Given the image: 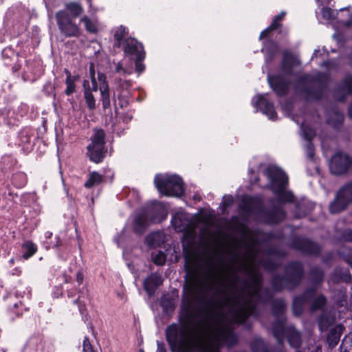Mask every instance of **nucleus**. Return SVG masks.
<instances>
[{"label":"nucleus","mask_w":352,"mask_h":352,"mask_svg":"<svg viewBox=\"0 0 352 352\" xmlns=\"http://www.w3.org/2000/svg\"><path fill=\"white\" fill-rule=\"evenodd\" d=\"M285 14L286 13L285 12H281L278 15L276 16L274 18L272 24L265 30L261 32L259 38H264L265 37L267 36V34H270L272 31L278 29L280 26L279 21L283 19Z\"/></svg>","instance_id":"nucleus-35"},{"label":"nucleus","mask_w":352,"mask_h":352,"mask_svg":"<svg viewBox=\"0 0 352 352\" xmlns=\"http://www.w3.org/2000/svg\"><path fill=\"white\" fill-rule=\"evenodd\" d=\"M115 70L116 73L122 74L123 75H130L132 74V70L124 68L120 62L117 63Z\"/></svg>","instance_id":"nucleus-60"},{"label":"nucleus","mask_w":352,"mask_h":352,"mask_svg":"<svg viewBox=\"0 0 352 352\" xmlns=\"http://www.w3.org/2000/svg\"><path fill=\"white\" fill-rule=\"evenodd\" d=\"M269 256H276L279 258H283L286 256V253L283 250H279L275 248H271L267 251Z\"/></svg>","instance_id":"nucleus-58"},{"label":"nucleus","mask_w":352,"mask_h":352,"mask_svg":"<svg viewBox=\"0 0 352 352\" xmlns=\"http://www.w3.org/2000/svg\"><path fill=\"white\" fill-rule=\"evenodd\" d=\"M255 297L264 302H267L272 300L274 295L268 288H264L263 289H261L259 295L255 296Z\"/></svg>","instance_id":"nucleus-53"},{"label":"nucleus","mask_w":352,"mask_h":352,"mask_svg":"<svg viewBox=\"0 0 352 352\" xmlns=\"http://www.w3.org/2000/svg\"><path fill=\"white\" fill-rule=\"evenodd\" d=\"M329 82V76L326 73L318 72L316 75L306 74L297 78L294 87L307 101H315L323 97Z\"/></svg>","instance_id":"nucleus-4"},{"label":"nucleus","mask_w":352,"mask_h":352,"mask_svg":"<svg viewBox=\"0 0 352 352\" xmlns=\"http://www.w3.org/2000/svg\"><path fill=\"white\" fill-rule=\"evenodd\" d=\"M340 11L343 12H345L347 14L348 19H340L339 22L345 27H349L352 24V12H350L348 8H340Z\"/></svg>","instance_id":"nucleus-56"},{"label":"nucleus","mask_w":352,"mask_h":352,"mask_svg":"<svg viewBox=\"0 0 352 352\" xmlns=\"http://www.w3.org/2000/svg\"><path fill=\"white\" fill-rule=\"evenodd\" d=\"M324 272L320 267H314L310 270L309 278L314 285L320 284L324 279Z\"/></svg>","instance_id":"nucleus-43"},{"label":"nucleus","mask_w":352,"mask_h":352,"mask_svg":"<svg viewBox=\"0 0 352 352\" xmlns=\"http://www.w3.org/2000/svg\"><path fill=\"white\" fill-rule=\"evenodd\" d=\"M127 36L128 32L124 27L121 25L116 29L114 33L115 46L120 47L122 45H124L126 43L125 41L129 38Z\"/></svg>","instance_id":"nucleus-36"},{"label":"nucleus","mask_w":352,"mask_h":352,"mask_svg":"<svg viewBox=\"0 0 352 352\" xmlns=\"http://www.w3.org/2000/svg\"><path fill=\"white\" fill-rule=\"evenodd\" d=\"M352 166V157L344 152L335 153L329 163L330 171L336 175L346 173Z\"/></svg>","instance_id":"nucleus-12"},{"label":"nucleus","mask_w":352,"mask_h":352,"mask_svg":"<svg viewBox=\"0 0 352 352\" xmlns=\"http://www.w3.org/2000/svg\"><path fill=\"white\" fill-rule=\"evenodd\" d=\"M239 281V276L237 274V271L235 270L233 272V279L230 284V287L232 290L236 291L237 288V283Z\"/></svg>","instance_id":"nucleus-63"},{"label":"nucleus","mask_w":352,"mask_h":352,"mask_svg":"<svg viewBox=\"0 0 352 352\" xmlns=\"http://www.w3.org/2000/svg\"><path fill=\"white\" fill-rule=\"evenodd\" d=\"M239 210L243 215L247 217L254 215L256 221L267 225L278 224L286 217L283 207L275 205L266 207L258 197L243 196Z\"/></svg>","instance_id":"nucleus-3"},{"label":"nucleus","mask_w":352,"mask_h":352,"mask_svg":"<svg viewBox=\"0 0 352 352\" xmlns=\"http://www.w3.org/2000/svg\"><path fill=\"white\" fill-rule=\"evenodd\" d=\"M327 299L322 294L315 296L314 300L310 304L309 311L311 313H314L317 311H322L327 309Z\"/></svg>","instance_id":"nucleus-34"},{"label":"nucleus","mask_w":352,"mask_h":352,"mask_svg":"<svg viewBox=\"0 0 352 352\" xmlns=\"http://www.w3.org/2000/svg\"><path fill=\"white\" fill-rule=\"evenodd\" d=\"M344 276H347L348 278L351 279V276L349 274L348 272L342 273L340 269L336 268L330 276L329 283H338L344 278Z\"/></svg>","instance_id":"nucleus-47"},{"label":"nucleus","mask_w":352,"mask_h":352,"mask_svg":"<svg viewBox=\"0 0 352 352\" xmlns=\"http://www.w3.org/2000/svg\"><path fill=\"white\" fill-rule=\"evenodd\" d=\"M267 94H261L254 97L252 100V104L256 108V111H260L266 115L271 120H276L277 113L274 109L272 102L268 101L266 98Z\"/></svg>","instance_id":"nucleus-18"},{"label":"nucleus","mask_w":352,"mask_h":352,"mask_svg":"<svg viewBox=\"0 0 352 352\" xmlns=\"http://www.w3.org/2000/svg\"><path fill=\"white\" fill-rule=\"evenodd\" d=\"M105 132L101 129H94L90 144L87 146V155L94 163H100L105 158L108 150L105 145Z\"/></svg>","instance_id":"nucleus-9"},{"label":"nucleus","mask_w":352,"mask_h":352,"mask_svg":"<svg viewBox=\"0 0 352 352\" xmlns=\"http://www.w3.org/2000/svg\"><path fill=\"white\" fill-rule=\"evenodd\" d=\"M145 240L149 247H157L162 242V234L160 232H153L148 234Z\"/></svg>","instance_id":"nucleus-45"},{"label":"nucleus","mask_w":352,"mask_h":352,"mask_svg":"<svg viewBox=\"0 0 352 352\" xmlns=\"http://www.w3.org/2000/svg\"><path fill=\"white\" fill-rule=\"evenodd\" d=\"M335 316L329 309L321 311L318 317V324L320 331H326L334 322Z\"/></svg>","instance_id":"nucleus-26"},{"label":"nucleus","mask_w":352,"mask_h":352,"mask_svg":"<svg viewBox=\"0 0 352 352\" xmlns=\"http://www.w3.org/2000/svg\"><path fill=\"white\" fill-rule=\"evenodd\" d=\"M268 179L267 187L276 196L280 203H294L296 197L293 192L287 190L289 179L287 174L275 166H268L263 171Z\"/></svg>","instance_id":"nucleus-6"},{"label":"nucleus","mask_w":352,"mask_h":352,"mask_svg":"<svg viewBox=\"0 0 352 352\" xmlns=\"http://www.w3.org/2000/svg\"><path fill=\"white\" fill-rule=\"evenodd\" d=\"M149 210L141 209L133 215L131 228L134 233L138 235L142 234L148 224Z\"/></svg>","instance_id":"nucleus-21"},{"label":"nucleus","mask_w":352,"mask_h":352,"mask_svg":"<svg viewBox=\"0 0 352 352\" xmlns=\"http://www.w3.org/2000/svg\"><path fill=\"white\" fill-rule=\"evenodd\" d=\"M87 107L90 111H94L96 107V100L92 92L83 93Z\"/></svg>","instance_id":"nucleus-50"},{"label":"nucleus","mask_w":352,"mask_h":352,"mask_svg":"<svg viewBox=\"0 0 352 352\" xmlns=\"http://www.w3.org/2000/svg\"><path fill=\"white\" fill-rule=\"evenodd\" d=\"M316 294V288L312 287L307 288L302 294L296 296L294 298L292 302L294 315L296 316H300L303 311L304 304L308 302L311 303Z\"/></svg>","instance_id":"nucleus-17"},{"label":"nucleus","mask_w":352,"mask_h":352,"mask_svg":"<svg viewBox=\"0 0 352 352\" xmlns=\"http://www.w3.org/2000/svg\"><path fill=\"white\" fill-rule=\"evenodd\" d=\"M291 246L296 250H298L307 255L318 256L322 248L321 246L310 239L304 237L295 238Z\"/></svg>","instance_id":"nucleus-14"},{"label":"nucleus","mask_w":352,"mask_h":352,"mask_svg":"<svg viewBox=\"0 0 352 352\" xmlns=\"http://www.w3.org/2000/svg\"><path fill=\"white\" fill-rule=\"evenodd\" d=\"M78 293V296L73 300V304L78 306L80 313L83 315L86 309V303L84 300H89V290L87 287H82Z\"/></svg>","instance_id":"nucleus-32"},{"label":"nucleus","mask_w":352,"mask_h":352,"mask_svg":"<svg viewBox=\"0 0 352 352\" xmlns=\"http://www.w3.org/2000/svg\"><path fill=\"white\" fill-rule=\"evenodd\" d=\"M34 136V131L30 128H25L21 130L19 134V144L25 149L30 148L32 138Z\"/></svg>","instance_id":"nucleus-30"},{"label":"nucleus","mask_w":352,"mask_h":352,"mask_svg":"<svg viewBox=\"0 0 352 352\" xmlns=\"http://www.w3.org/2000/svg\"><path fill=\"white\" fill-rule=\"evenodd\" d=\"M352 201V181L346 184L337 192L336 199L329 206V211L332 214L343 211L349 203Z\"/></svg>","instance_id":"nucleus-11"},{"label":"nucleus","mask_w":352,"mask_h":352,"mask_svg":"<svg viewBox=\"0 0 352 352\" xmlns=\"http://www.w3.org/2000/svg\"><path fill=\"white\" fill-rule=\"evenodd\" d=\"M272 333L279 344H283L285 336H287V340L291 346L294 349H299L302 344V335L294 325H286V323L281 321L274 322L271 327Z\"/></svg>","instance_id":"nucleus-8"},{"label":"nucleus","mask_w":352,"mask_h":352,"mask_svg":"<svg viewBox=\"0 0 352 352\" xmlns=\"http://www.w3.org/2000/svg\"><path fill=\"white\" fill-rule=\"evenodd\" d=\"M162 276L157 272L151 273L148 276L144 283L143 287L149 296L155 293L156 289L163 283Z\"/></svg>","instance_id":"nucleus-23"},{"label":"nucleus","mask_w":352,"mask_h":352,"mask_svg":"<svg viewBox=\"0 0 352 352\" xmlns=\"http://www.w3.org/2000/svg\"><path fill=\"white\" fill-rule=\"evenodd\" d=\"M1 56L4 60V64L10 65L12 59L17 56V54L11 47H6L2 50Z\"/></svg>","instance_id":"nucleus-49"},{"label":"nucleus","mask_w":352,"mask_h":352,"mask_svg":"<svg viewBox=\"0 0 352 352\" xmlns=\"http://www.w3.org/2000/svg\"><path fill=\"white\" fill-rule=\"evenodd\" d=\"M56 20L60 32L65 37H78L80 29L74 19L65 10H59L56 13Z\"/></svg>","instance_id":"nucleus-10"},{"label":"nucleus","mask_w":352,"mask_h":352,"mask_svg":"<svg viewBox=\"0 0 352 352\" xmlns=\"http://www.w3.org/2000/svg\"><path fill=\"white\" fill-rule=\"evenodd\" d=\"M23 258L25 260L32 257L37 252V246L31 241H28L21 245Z\"/></svg>","instance_id":"nucleus-40"},{"label":"nucleus","mask_w":352,"mask_h":352,"mask_svg":"<svg viewBox=\"0 0 352 352\" xmlns=\"http://www.w3.org/2000/svg\"><path fill=\"white\" fill-rule=\"evenodd\" d=\"M144 59H135V71L140 74L145 69L144 65L142 63Z\"/></svg>","instance_id":"nucleus-62"},{"label":"nucleus","mask_w":352,"mask_h":352,"mask_svg":"<svg viewBox=\"0 0 352 352\" xmlns=\"http://www.w3.org/2000/svg\"><path fill=\"white\" fill-rule=\"evenodd\" d=\"M80 21L84 23L87 32L92 34H96L98 32V24L96 19H90L87 16H84Z\"/></svg>","instance_id":"nucleus-42"},{"label":"nucleus","mask_w":352,"mask_h":352,"mask_svg":"<svg viewBox=\"0 0 352 352\" xmlns=\"http://www.w3.org/2000/svg\"><path fill=\"white\" fill-rule=\"evenodd\" d=\"M342 239L346 242H352V229H347L343 231L341 235Z\"/></svg>","instance_id":"nucleus-61"},{"label":"nucleus","mask_w":352,"mask_h":352,"mask_svg":"<svg viewBox=\"0 0 352 352\" xmlns=\"http://www.w3.org/2000/svg\"><path fill=\"white\" fill-rule=\"evenodd\" d=\"M157 350L156 352H167L166 345L163 342L157 341Z\"/></svg>","instance_id":"nucleus-64"},{"label":"nucleus","mask_w":352,"mask_h":352,"mask_svg":"<svg viewBox=\"0 0 352 352\" xmlns=\"http://www.w3.org/2000/svg\"><path fill=\"white\" fill-rule=\"evenodd\" d=\"M214 326V329L207 340L197 331L189 340L187 328L173 322L166 327V340L172 352H220L223 346L230 348L237 343L238 338L232 326Z\"/></svg>","instance_id":"nucleus-2"},{"label":"nucleus","mask_w":352,"mask_h":352,"mask_svg":"<svg viewBox=\"0 0 352 352\" xmlns=\"http://www.w3.org/2000/svg\"><path fill=\"white\" fill-rule=\"evenodd\" d=\"M336 294L334 295V300L337 305L338 306H342L343 302L346 300V288L342 287L336 291Z\"/></svg>","instance_id":"nucleus-54"},{"label":"nucleus","mask_w":352,"mask_h":352,"mask_svg":"<svg viewBox=\"0 0 352 352\" xmlns=\"http://www.w3.org/2000/svg\"><path fill=\"white\" fill-rule=\"evenodd\" d=\"M60 244L61 241L60 237L57 235L55 236L54 239L51 238V239L45 240L43 241V245L47 250L58 247L60 245Z\"/></svg>","instance_id":"nucleus-55"},{"label":"nucleus","mask_w":352,"mask_h":352,"mask_svg":"<svg viewBox=\"0 0 352 352\" xmlns=\"http://www.w3.org/2000/svg\"><path fill=\"white\" fill-rule=\"evenodd\" d=\"M260 264L264 267L265 270L270 272L277 270L281 265L280 262L275 261L270 258H266L260 260Z\"/></svg>","instance_id":"nucleus-44"},{"label":"nucleus","mask_w":352,"mask_h":352,"mask_svg":"<svg viewBox=\"0 0 352 352\" xmlns=\"http://www.w3.org/2000/svg\"><path fill=\"white\" fill-rule=\"evenodd\" d=\"M304 267L300 261H291L284 269V275L275 274L270 280L274 292L292 291L300 285L304 276Z\"/></svg>","instance_id":"nucleus-5"},{"label":"nucleus","mask_w":352,"mask_h":352,"mask_svg":"<svg viewBox=\"0 0 352 352\" xmlns=\"http://www.w3.org/2000/svg\"><path fill=\"white\" fill-rule=\"evenodd\" d=\"M322 18L326 21H332L336 19L338 14L337 10H332L330 8H323L321 10Z\"/></svg>","instance_id":"nucleus-51"},{"label":"nucleus","mask_w":352,"mask_h":352,"mask_svg":"<svg viewBox=\"0 0 352 352\" xmlns=\"http://www.w3.org/2000/svg\"><path fill=\"white\" fill-rule=\"evenodd\" d=\"M234 201V200L232 195H224L223 197L222 203L221 204V207L223 212H224L227 208L230 207L233 204Z\"/></svg>","instance_id":"nucleus-57"},{"label":"nucleus","mask_w":352,"mask_h":352,"mask_svg":"<svg viewBox=\"0 0 352 352\" xmlns=\"http://www.w3.org/2000/svg\"><path fill=\"white\" fill-rule=\"evenodd\" d=\"M252 352H284L282 349L269 348L267 344L260 338H256L251 343Z\"/></svg>","instance_id":"nucleus-28"},{"label":"nucleus","mask_w":352,"mask_h":352,"mask_svg":"<svg viewBox=\"0 0 352 352\" xmlns=\"http://www.w3.org/2000/svg\"><path fill=\"white\" fill-rule=\"evenodd\" d=\"M65 11L68 13L69 12V15L72 17V19H76L78 16H80L82 12L83 8L82 6L78 2H69L65 4Z\"/></svg>","instance_id":"nucleus-41"},{"label":"nucleus","mask_w":352,"mask_h":352,"mask_svg":"<svg viewBox=\"0 0 352 352\" xmlns=\"http://www.w3.org/2000/svg\"><path fill=\"white\" fill-rule=\"evenodd\" d=\"M118 83V85L116 90L117 94L118 104L121 108H124L127 107L130 102L132 101V81L130 80L119 79Z\"/></svg>","instance_id":"nucleus-16"},{"label":"nucleus","mask_w":352,"mask_h":352,"mask_svg":"<svg viewBox=\"0 0 352 352\" xmlns=\"http://www.w3.org/2000/svg\"><path fill=\"white\" fill-rule=\"evenodd\" d=\"M104 180V176L101 174H99L96 171L91 172L89 174L88 179L85 182L84 186L86 188H91L94 186L99 185Z\"/></svg>","instance_id":"nucleus-37"},{"label":"nucleus","mask_w":352,"mask_h":352,"mask_svg":"<svg viewBox=\"0 0 352 352\" xmlns=\"http://www.w3.org/2000/svg\"><path fill=\"white\" fill-rule=\"evenodd\" d=\"M344 122V116L339 112H335L333 117L329 118L327 123L336 129H340Z\"/></svg>","instance_id":"nucleus-46"},{"label":"nucleus","mask_w":352,"mask_h":352,"mask_svg":"<svg viewBox=\"0 0 352 352\" xmlns=\"http://www.w3.org/2000/svg\"><path fill=\"white\" fill-rule=\"evenodd\" d=\"M152 259L155 265L162 266L166 261V255L164 252L158 251L155 254H153Z\"/></svg>","instance_id":"nucleus-52"},{"label":"nucleus","mask_w":352,"mask_h":352,"mask_svg":"<svg viewBox=\"0 0 352 352\" xmlns=\"http://www.w3.org/2000/svg\"><path fill=\"white\" fill-rule=\"evenodd\" d=\"M100 92V101L102 102V108L107 109L111 107V99L109 94V87L108 84H104L99 88Z\"/></svg>","instance_id":"nucleus-38"},{"label":"nucleus","mask_w":352,"mask_h":352,"mask_svg":"<svg viewBox=\"0 0 352 352\" xmlns=\"http://www.w3.org/2000/svg\"><path fill=\"white\" fill-rule=\"evenodd\" d=\"M342 334V327L336 326L331 329L327 336V342L331 346H335L340 341Z\"/></svg>","instance_id":"nucleus-39"},{"label":"nucleus","mask_w":352,"mask_h":352,"mask_svg":"<svg viewBox=\"0 0 352 352\" xmlns=\"http://www.w3.org/2000/svg\"><path fill=\"white\" fill-rule=\"evenodd\" d=\"M154 184L158 191L166 196L181 197L184 193L182 178L177 175L157 174Z\"/></svg>","instance_id":"nucleus-7"},{"label":"nucleus","mask_w":352,"mask_h":352,"mask_svg":"<svg viewBox=\"0 0 352 352\" xmlns=\"http://www.w3.org/2000/svg\"><path fill=\"white\" fill-rule=\"evenodd\" d=\"M263 44L261 51L265 53L266 64H269L279 52V46L276 42L270 39L264 41Z\"/></svg>","instance_id":"nucleus-27"},{"label":"nucleus","mask_w":352,"mask_h":352,"mask_svg":"<svg viewBox=\"0 0 352 352\" xmlns=\"http://www.w3.org/2000/svg\"><path fill=\"white\" fill-rule=\"evenodd\" d=\"M125 41L123 50L126 56L131 59H144L145 52L142 43L133 38H128Z\"/></svg>","instance_id":"nucleus-19"},{"label":"nucleus","mask_w":352,"mask_h":352,"mask_svg":"<svg viewBox=\"0 0 352 352\" xmlns=\"http://www.w3.org/2000/svg\"><path fill=\"white\" fill-rule=\"evenodd\" d=\"M286 309V303L283 298H277L272 301V314L276 318V320L274 322H278V321H281L286 323L287 318L285 316V312Z\"/></svg>","instance_id":"nucleus-25"},{"label":"nucleus","mask_w":352,"mask_h":352,"mask_svg":"<svg viewBox=\"0 0 352 352\" xmlns=\"http://www.w3.org/2000/svg\"><path fill=\"white\" fill-rule=\"evenodd\" d=\"M82 352H96L94 350L93 346L91 345L88 337H85L82 343Z\"/></svg>","instance_id":"nucleus-59"},{"label":"nucleus","mask_w":352,"mask_h":352,"mask_svg":"<svg viewBox=\"0 0 352 352\" xmlns=\"http://www.w3.org/2000/svg\"><path fill=\"white\" fill-rule=\"evenodd\" d=\"M300 130L302 137L307 141L305 146L307 156L310 160H314L315 148L311 140L316 136V131L304 122L300 125Z\"/></svg>","instance_id":"nucleus-22"},{"label":"nucleus","mask_w":352,"mask_h":352,"mask_svg":"<svg viewBox=\"0 0 352 352\" xmlns=\"http://www.w3.org/2000/svg\"><path fill=\"white\" fill-rule=\"evenodd\" d=\"M340 352H352V333L346 336L340 346Z\"/></svg>","instance_id":"nucleus-48"},{"label":"nucleus","mask_w":352,"mask_h":352,"mask_svg":"<svg viewBox=\"0 0 352 352\" xmlns=\"http://www.w3.org/2000/svg\"><path fill=\"white\" fill-rule=\"evenodd\" d=\"M35 346L36 352H54V348L50 344L47 346H43L41 341L38 338H30L27 344L26 349H34Z\"/></svg>","instance_id":"nucleus-33"},{"label":"nucleus","mask_w":352,"mask_h":352,"mask_svg":"<svg viewBox=\"0 0 352 352\" xmlns=\"http://www.w3.org/2000/svg\"><path fill=\"white\" fill-rule=\"evenodd\" d=\"M267 80L274 91L278 96H285L290 86V81L281 75H271L267 74Z\"/></svg>","instance_id":"nucleus-20"},{"label":"nucleus","mask_w":352,"mask_h":352,"mask_svg":"<svg viewBox=\"0 0 352 352\" xmlns=\"http://www.w3.org/2000/svg\"><path fill=\"white\" fill-rule=\"evenodd\" d=\"M352 94V76L346 75L336 85L334 90V96L337 100L344 101L346 97ZM349 116L352 118V102L350 104L348 109Z\"/></svg>","instance_id":"nucleus-15"},{"label":"nucleus","mask_w":352,"mask_h":352,"mask_svg":"<svg viewBox=\"0 0 352 352\" xmlns=\"http://www.w3.org/2000/svg\"><path fill=\"white\" fill-rule=\"evenodd\" d=\"M176 298L170 294H164L160 302L163 312L166 314H171L175 307Z\"/></svg>","instance_id":"nucleus-29"},{"label":"nucleus","mask_w":352,"mask_h":352,"mask_svg":"<svg viewBox=\"0 0 352 352\" xmlns=\"http://www.w3.org/2000/svg\"><path fill=\"white\" fill-rule=\"evenodd\" d=\"M187 274L191 276L188 294L183 297L182 310L184 320L191 323L196 318L200 317L197 324L199 329L204 330L205 324L211 325H226V315L223 308H228L232 323L242 324L250 317L257 318L259 311L255 296H258L261 290L263 278L262 274L256 269H250L243 265V270L248 272L249 278L242 280L239 294L228 296L224 288H216L215 294L225 296L223 300H214L212 298L206 302V296L212 289V285L201 278L197 269L190 268L186 265Z\"/></svg>","instance_id":"nucleus-1"},{"label":"nucleus","mask_w":352,"mask_h":352,"mask_svg":"<svg viewBox=\"0 0 352 352\" xmlns=\"http://www.w3.org/2000/svg\"><path fill=\"white\" fill-rule=\"evenodd\" d=\"M172 226L178 232H191L195 228V223L190 214L179 211L171 219Z\"/></svg>","instance_id":"nucleus-13"},{"label":"nucleus","mask_w":352,"mask_h":352,"mask_svg":"<svg viewBox=\"0 0 352 352\" xmlns=\"http://www.w3.org/2000/svg\"><path fill=\"white\" fill-rule=\"evenodd\" d=\"M300 64V60L294 55L288 51L284 52L280 66L283 73L287 76L292 75L293 73V68Z\"/></svg>","instance_id":"nucleus-24"},{"label":"nucleus","mask_w":352,"mask_h":352,"mask_svg":"<svg viewBox=\"0 0 352 352\" xmlns=\"http://www.w3.org/2000/svg\"><path fill=\"white\" fill-rule=\"evenodd\" d=\"M64 73L66 74L65 94L71 96L76 91V82L79 79V76L72 75L67 69H64Z\"/></svg>","instance_id":"nucleus-31"}]
</instances>
